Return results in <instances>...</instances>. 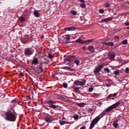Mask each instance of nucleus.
Returning <instances> with one entry per match:
<instances>
[{
	"instance_id": "1",
	"label": "nucleus",
	"mask_w": 129,
	"mask_h": 129,
	"mask_svg": "<svg viewBox=\"0 0 129 129\" xmlns=\"http://www.w3.org/2000/svg\"><path fill=\"white\" fill-rule=\"evenodd\" d=\"M5 115V119L8 121L14 122L16 120L17 117L15 114L11 112V111H8L6 112Z\"/></svg>"
},
{
	"instance_id": "2",
	"label": "nucleus",
	"mask_w": 129,
	"mask_h": 129,
	"mask_svg": "<svg viewBox=\"0 0 129 129\" xmlns=\"http://www.w3.org/2000/svg\"><path fill=\"white\" fill-rule=\"evenodd\" d=\"M47 104L49 105V107H51L55 109V110H59V109L61 108L60 106L54 105L56 104L55 101L49 100L47 101Z\"/></svg>"
},
{
	"instance_id": "3",
	"label": "nucleus",
	"mask_w": 129,
	"mask_h": 129,
	"mask_svg": "<svg viewBox=\"0 0 129 129\" xmlns=\"http://www.w3.org/2000/svg\"><path fill=\"white\" fill-rule=\"evenodd\" d=\"M100 119V118H99V116H97L93 119V120L91 121L89 129H92L95 126V125L98 123Z\"/></svg>"
},
{
	"instance_id": "4",
	"label": "nucleus",
	"mask_w": 129,
	"mask_h": 129,
	"mask_svg": "<svg viewBox=\"0 0 129 129\" xmlns=\"http://www.w3.org/2000/svg\"><path fill=\"white\" fill-rule=\"evenodd\" d=\"M93 40H94L93 39H89V40H86L84 41L83 40H82L80 38H78V39L76 40L75 42L76 43H79L81 44H84L87 42H91Z\"/></svg>"
},
{
	"instance_id": "5",
	"label": "nucleus",
	"mask_w": 129,
	"mask_h": 129,
	"mask_svg": "<svg viewBox=\"0 0 129 129\" xmlns=\"http://www.w3.org/2000/svg\"><path fill=\"white\" fill-rule=\"evenodd\" d=\"M33 52H34V51L33 49H32L31 48H26L24 50V53L25 55L28 56H30V55H32Z\"/></svg>"
},
{
	"instance_id": "6",
	"label": "nucleus",
	"mask_w": 129,
	"mask_h": 129,
	"mask_svg": "<svg viewBox=\"0 0 129 129\" xmlns=\"http://www.w3.org/2000/svg\"><path fill=\"white\" fill-rule=\"evenodd\" d=\"M104 67V65L103 63H101L100 65L97 66L95 68L94 73L95 74L99 73L101 72V69H102Z\"/></svg>"
},
{
	"instance_id": "7",
	"label": "nucleus",
	"mask_w": 129,
	"mask_h": 129,
	"mask_svg": "<svg viewBox=\"0 0 129 129\" xmlns=\"http://www.w3.org/2000/svg\"><path fill=\"white\" fill-rule=\"evenodd\" d=\"M44 120L46 121V122L50 123L54 120V118L52 116H50V115H48L47 116H45Z\"/></svg>"
},
{
	"instance_id": "8",
	"label": "nucleus",
	"mask_w": 129,
	"mask_h": 129,
	"mask_svg": "<svg viewBox=\"0 0 129 129\" xmlns=\"http://www.w3.org/2000/svg\"><path fill=\"white\" fill-rule=\"evenodd\" d=\"M118 95L117 93H113V94H110L107 96L106 97L107 99H110V100H114V98H116V96Z\"/></svg>"
},
{
	"instance_id": "9",
	"label": "nucleus",
	"mask_w": 129,
	"mask_h": 129,
	"mask_svg": "<svg viewBox=\"0 0 129 129\" xmlns=\"http://www.w3.org/2000/svg\"><path fill=\"white\" fill-rule=\"evenodd\" d=\"M76 58V56L75 55H70L67 59L68 61L70 62V63H73V62L75 61V59Z\"/></svg>"
},
{
	"instance_id": "10",
	"label": "nucleus",
	"mask_w": 129,
	"mask_h": 129,
	"mask_svg": "<svg viewBox=\"0 0 129 129\" xmlns=\"http://www.w3.org/2000/svg\"><path fill=\"white\" fill-rule=\"evenodd\" d=\"M70 40V36L69 35H65L63 37V41L66 43H69Z\"/></svg>"
},
{
	"instance_id": "11",
	"label": "nucleus",
	"mask_w": 129,
	"mask_h": 129,
	"mask_svg": "<svg viewBox=\"0 0 129 129\" xmlns=\"http://www.w3.org/2000/svg\"><path fill=\"white\" fill-rule=\"evenodd\" d=\"M112 20H113V18H111V17H109L106 19H102L101 21V23H104V22H111Z\"/></svg>"
},
{
	"instance_id": "12",
	"label": "nucleus",
	"mask_w": 129,
	"mask_h": 129,
	"mask_svg": "<svg viewBox=\"0 0 129 129\" xmlns=\"http://www.w3.org/2000/svg\"><path fill=\"white\" fill-rule=\"evenodd\" d=\"M32 65H37L39 63L38 58H34L33 61L31 62Z\"/></svg>"
},
{
	"instance_id": "13",
	"label": "nucleus",
	"mask_w": 129,
	"mask_h": 129,
	"mask_svg": "<svg viewBox=\"0 0 129 129\" xmlns=\"http://www.w3.org/2000/svg\"><path fill=\"white\" fill-rule=\"evenodd\" d=\"M75 30H76V28L75 26L64 28V30L66 31H74Z\"/></svg>"
},
{
	"instance_id": "14",
	"label": "nucleus",
	"mask_w": 129,
	"mask_h": 129,
	"mask_svg": "<svg viewBox=\"0 0 129 129\" xmlns=\"http://www.w3.org/2000/svg\"><path fill=\"white\" fill-rule=\"evenodd\" d=\"M115 56V54L114 53V52H111L108 55V58L110 60H113L114 59Z\"/></svg>"
},
{
	"instance_id": "15",
	"label": "nucleus",
	"mask_w": 129,
	"mask_h": 129,
	"mask_svg": "<svg viewBox=\"0 0 129 129\" xmlns=\"http://www.w3.org/2000/svg\"><path fill=\"white\" fill-rule=\"evenodd\" d=\"M102 44L103 45H105L106 46H113L114 45V43L112 42H103Z\"/></svg>"
},
{
	"instance_id": "16",
	"label": "nucleus",
	"mask_w": 129,
	"mask_h": 129,
	"mask_svg": "<svg viewBox=\"0 0 129 129\" xmlns=\"http://www.w3.org/2000/svg\"><path fill=\"white\" fill-rule=\"evenodd\" d=\"M88 49L91 53H94L95 52L94 47L92 45L89 46L88 47Z\"/></svg>"
},
{
	"instance_id": "17",
	"label": "nucleus",
	"mask_w": 129,
	"mask_h": 129,
	"mask_svg": "<svg viewBox=\"0 0 129 129\" xmlns=\"http://www.w3.org/2000/svg\"><path fill=\"white\" fill-rule=\"evenodd\" d=\"M120 102H119V101H118V102H116L115 103H114V104L111 105L112 107V109L117 107L118 106L120 105Z\"/></svg>"
},
{
	"instance_id": "18",
	"label": "nucleus",
	"mask_w": 129,
	"mask_h": 129,
	"mask_svg": "<svg viewBox=\"0 0 129 129\" xmlns=\"http://www.w3.org/2000/svg\"><path fill=\"white\" fill-rule=\"evenodd\" d=\"M120 102H119V101H118V102H116L115 103H114V104L111 105L112 107V109L117 107L118 106L120 105Z\"/></svg>"
},
{
	"instance_id": "19",
	"label": "nucleus",
	"mask_w": 129,
	"mask_h": 129,
	"mask_svg": "<svg viewBox=\"0 0 129 129\" xmlns=\"http://www.w3.org/2000/svg\"><path fill=\"white\" fill-rule=\"evenodd\" d=\"M120 102H119V101H118V102H116L115 103H114V104L111 105L112 107V109L117 107L118 106L120 105Z\"/></svg>"
},
{
	"instance_id": "20",
	"label": "nucleus",
	"mask_w": 129,
	"mask_h": 129,
	"mask_svg": "<svg viewBox=\"0 0 129 129\" xmlns=\"http://www.w3.org/2000/svg\"><path fill=\"white\" fill-rule=\"evenodd\" d=\"M118 121L117 120H115L114 121H113V126L115 128H117L118 126Z\"/></svg>"
},
{
	"instance_id": "21",
	"label": "nucleus",
	"mask_w": 129,
	"mask_h": 129,
	"mask_svg": "<svg viewBox=\"0 0 129 129\" xmlns=\"http://www.w3.org/2000/svg\"><path fill=\"white\" fill-rule=\"evenodd\" d=\"M33 15L35 17L39 18L40 16V14L38 12V11H34Z\"/></svg>"
},
{
	"instance_id": "22",
	"label": "nucleus",
	"mask_w": 129,
	"mask_h": 129,
	"mask_svg": "<svg viewBox=\"0 0 129 129\" xmlns=\"http://www.w3.org/2000/svg\"><path fill=\"white\" fill-rule=\"evenodd\" d=\"M74 91L78 94H80L81 91L80 90V87H76L74 89Z\"/></svg>"
},
{
	"instance_id": "23",
	"label": "nucleus",
	"mask_w": 129,
	"mask_h": 129,
	"mask_svg": "<svg viewBox=\"0 0 129 129\" xmlns=\"http://www.w3.org/2000/svg\"><path fill=\"white\" fill-rule=\"evenodd\" d=\"M77 105L80 107H84L86 105L85 103H77Z\"/></svg>"
},
{
	"instance_id": "24",
	"label": "nucleus",
	"mask_w": 129,
	"mask_h": 129,
	"mask_svg": "<svg viewBox=\"0 0 129 129\" xmlns=\"http://www.w3.org/2000/svg\"><path fill=\"white\" fill-rule=\"evenodd\" d=\"M112 109H113V108L112 107V105H111V106H109L108 108L106 109V111L107 112H108L112 110Z\"/></svg>"
},
{
	"instance_id": "25",
	"label": "nucleus",
	"mask_w": 129,
	"mask_h": 129,
	"mask_svg": "<svg viewBox=\"0 0 129 129\" xmlns=\"http://www.w3.org/2000/svg\"><path fill=\"white\" fill-rule=\"evenodd\" d=\"M74 84L77 86H81V81H75Z\"/></svg>"
},
{
	"instance_id": "26",
	"label": "nucleus",
	"mask_w": 129,
	"mask_h": 129,
	"mask_svg": "<svg viewBox=\"0 0 129 129\" xmlns=\"http://www.w3.org/2000/svg\"><path fill=\"white\" fill-rule=\"evenodd\" d=\"M86 83V80H82V81H81V86H84L85 85V84Z\"/></svg>"
},
{
	"instance_id": "27",
	"label": "nucleus",
	"mask_w": 129,
	"mask_h": 129,
	"mask_svg": "<svg viewBox=\"0 0 129 129\" xmlns=\"http://www.w3.org/2000/svg\"><path fill=\"white\" fill-rule=\"evenodd\" d=\"M119 73H120L119 70H116V71H114V74L116 76L119 75Z\"/></svg>"
},
{
	"instance_id": "28",
	"label": "nucleus",
	"mask_w": 129,
	"mask_h": 129,
	"mask_svg": "<svg viewBox=\"0 0 129 129\" xmlns=\"http://www.w3.org/2000/svg\"><path fill=\"white\" fill-rule=\"evenodd\" d=\"M74 63L77 64V66H78L80 63V61L79 60V59H76V58L75 59Z\"/></svg>"
},
{
	"instance_id": "29",
	"label": "nucleus",
	"mask_w": 129,
	"mask_h": 129,
	"mask_svg": "<svg viewBox=\"0 0 129 129\" xmlns=\"http://www.w3.org/2000/svg\"><path fill=\"white\" fill-rule=\"evenodd\" d=\"M21 41L22 43H23V44H26L27 42V40L26 38H22Z\"/></svg>"
},
{
	"instance_id": "30",
	"label": "nucleus",
	"mask_w": 129,
	"mask_h": 129,
	"mask_svg": "<svg viewBox=\"0 0 129 129\" xmlns=\"http://www.w3.org/2000/svg\"><path fill=\"white\" fill-rule=\"evenodd\" d=\"M54 57V56L50 53V52H48V57L49 58H53V57Z\"/></svg>"
},
{
	"instance_id": "31",
	"label": "nucleus",
	"mask_w": 129,
	"mask_h": 129,
	"mask_svg": "<svg viewBox=\"0 0 129 129\" xmlns=\"http://www.w3.org/2000/svg\"><path fill=\"white\" fill-rule=\"evenodd\" d=\"M104 71L105 72V73H110V71L107 68H106L105 69H104Z\"/></svg>"
},
{
	"instance_id": "32",
	"label": "nucleus",
	"mask_w": 129,
	"mask_h": 129,
	"mask_svg": "<svg viewBox=\"0 0 129 129\" xmlns=\"http://www.w3.org/2000/svg\"><path fill=\"white\" fill-rule=\"evenodd\" d=\"M71 14L73 15V16H76V15H77V12L75 11H71Z\"/></svg>"
},
{
	"instance_id": "33",
	"label": "nucleus",
	"mask_w": 129,
	"mask_h": 129,
	"mask_svg": "<svg viewBox=\"0 0 129 129\" xmlns=\"http://www.w3.org/2000/svg\"><path fill=\"white\" fill-rule=\"evenodd\" d=\"M127 43V40L126 39L123 40L121 42L122 44L125 45Z\"/></svg>"
},
{
	"instance_id": "34",
	"label": "nucleus",
	"mask_w": 129,
	"mask_h": 129,
	"mask_svg": "<svg viewBox=\"0 0 129 129\" xmlns=\"http://www.w3.org/2000/svg\"><path fill=\"white\" fill-rule=\"evenodd\" d=\"M94 89V88L93 87H89V92H92L93 91Z\"/></svg>"
},
{
	"instance_id": "35",
	"label": "nucleus",
	"mask_w": 129,
	"mask_h": 129,
	"mask_svg": "<svg viewBox=\"0 0 129 129\" xmlns=\"http://www.w3.org/2000/svg\"><path fill=\"white\" fill-rule=\"evenodd\" d=\"M99 116V118L100 119H101L102 117L104 116V114H103V112H102V113H101V114H100L99 115V116Z\"/></svg>"
},
{
	"instance_id": "36",
	"label": "nucleus",
	"mask_w": 129,
	"mask_h": 129,
	"mask_svg": "<svg viewBox=\"0 0 129 129\" xmlns=\"http://www.w3.org/2000/svg\"><path fill=\"white\" fill-rule=\"evenodd\" d=\"M79 116L78 115H75V116H73V118L75 119V120H77L79 118Z\"/></svg>"
},
{
	"instance_id": "37",
	"label": "nucleus",
	"mask_w": 129,
	"mask_h": 129,
	"mask_svg": "<svg viewBox=\"0 0 129 129\" xmlns=\"http://www.w3.org/2000/svg\"><path fill=\"white\" fill-rule=\"evenodd\" d=\"M125 73L127 74H129V68L128 67L126 68Z\"/></svg>"
},
{
	"instance_id": "38",
	"label": "nucleus",
	"mask_w": 129,
	"mask_h": 129,
	"mask_svg": "<svg viewBox=\"0 0 129 129\" xmlns=\"http://www.w3.org/2000/svg\"><path fill=\"white\" fill-rule=\"evenodd\" d=\"M80 6L82 7V8H85V7H86V4L84 3L81 4Z\"/></svg>"
},
{
	"instance_id": "39",
	"label": "nucleus",
	"mask_w": 129,
	"mask_h": 129,
	"mask_svg": "<svg viewBox=\"0 0 129 129\" xmlns=\"http://www.w3.org/2000/svg\"><path fill=\"white\" fill-rule=\"evenodd\" d=\"M25 18L22 17H21L20 18V21H21V22H25Z\"/></svg>"
},
{
	"instance_id": "40",
	"label": "nucleus",
	"mask_w": 129,
	"mask_h": 129,
	"mask_svg": "<svg viewBox=\"0 0 129 129\" xmlns=\"http://www.w3.org/2000/svg\"><path fill=\"white\" fill-rule=\"evenodd\" d=\"M62 86H63V87L64 88H67V87H68V84L67 83H63Z\"/></svg>"
},
{
	"instance_id": "41",
	"label": "nucleus",
	"mask_w": 129,
	"mask_h": 129,
	"mask_svg": "<svg viewBox=\"0 0 129 129\" xmlns=\"http://www.w3.org/2000/svg\"><path fill=\"white\" fill-rule=\"evenodd\" d=\"M99 13L101 14L104 13V10H103L102 9H100V10H99Z\"/></svg>"
},
{
	"instance_id": "42",
	"label": "nucleus",
	"mask_w": 129,
	"mask_h": 129,
	"mask_svg": "<svg viewBox=\"0 0 129 129\" xmlns=\"http://www.w3.org/2000/svg\"><path fill=\"white\" fill-rule=\"evenodd\" d=\"M26 99H28L29 100H31V98L30 96V95H27L26 96Z\"/></svg>"
},
{
	"instance_id": "43",
	"label": "nucleus",
	"mask_w": 129,
	"mask_h": 129,
	"mask_svg": "<svg viewBox=\"0 0 129 129\" xmlns=\"http://www.w3.org/2000/svg\"><path fill=\"white\" fill-rule=\"evenodd\" d=\"M59 123L60 125H63L66 123V122L64 121H59Z\"/></svg>"
},
{
	"instance_id": "44",
	"label": "nucleus",
	"mask_w": 129,
	"mask_h": 129,
	"mask_svg": "<svg viewBox=\"0 0 129 129\" xmlns=\"http://www.w3.org/2000/svg\"><path fill=\"white\" fill-rule=\"evenodd\" d=\"M63 69H65V70H68L69 71V69H70V68L68 67H65L63 68Z\"/></svg>"
},
{
	"instance_id": "45",
	"label": "nucleus",
	"mask_w": 129,
	"mask_h": 129,
	"mask_svg": "<svg viewBox=\"0 0 129 129\" xmlns=\"http://www.w3.org/2000/svg\"><path fill=\"white\" fill-rule=\"evenodd\" d=\"M104 116H105L106 114H107V111H106V109L105 110H104L103 112Z\"/></svg>"
},
{
	"instance_id": "46",
	"label": "nucleus",
	"mask_w": 129,
	"mask_h": 129,
	"mask_svg": "<svg viewBox=\"0 0 129 129\" xmlns=\"http://www.w3.org/2000/svg\"><path fill=\"white\" fill-rule=\"evenodd\" d=\"M110 7V4L109 3H107L105 4V7L107 8L108 7Z\"/></svg>"
},
{
	"instance_id": "47",
	"label": "nucleus",
	"mask_w": 129,
	"mask_h": 129,
	"mask_svg": "<svg viewBox=\"0 0 129 129\" xmlns=\"http://www.w3.org/2000/svg\"><path fill=\"white\" fill-rule=\"evenodd\" d=\"M124 25L126 26H129V22H126L125 23H124Z\"/></svg>"
},
{
	"instance_id": "48",
	"label": "nucleus",
	"mask_w": 129,
	"mask_h": 129,
	"mask_svg": "<svg viewBox=\"0 0 129 129\" xmlns=\"http://www.w3.org/2000/svg\"><path fill=\"white\" fill-rule=\"evenodd\" d=\"M39 70L41 72H43V68L39 66Z\"/></svg>"
},
{
	"instance_id": "49",
	"label": "nucleus",
	"mask_w": 129,
	"mask_h": 129,
	"mask_svg": "<svg viewBox=\"0 0 129 129\" xmlns=\"http://www.w3.org/2000/svg\"><path fill=\"white\" fill-rule=\"evenodd\" d=\"M20 76L21 77H24V74L23 73H20Z\"/></svg>"
},
{
	"instance_id": "50",
	"label": "nucleus",
	"mask_w": 129,
	"mask_h": 129,
	"mask_svg": "<svg viewBox=\"0 0 129 129\" xmlns=\"http://www.w3.org/2000/svg\"><path fill=\"white\" fill-rule=\"evenodd\" d=\"M79 1L81 2V3H82L83 4H84L86 2V1L84 0H79Z\"/></svg>"
},
{
	"instance_id": "51",
	"label": "nucleus",
	"mask_w": 129,
	"mask_h": 129,
	"mask_svg": "<svg viewBox=\"0 0 129 129\" xmlns=\"http://www.w3.org/2000/svg\"><path fill=\"white\" fill-rule=\"evenodd\" d=\"M82 49H83V50H86L87 47H86V46H82Z\"/></svg>"
},
{
	"instance_id": "52",
	"label": "nucleus",
	"mask_w": 129,
	"mask_h": 129,
	"mask_svg": "<svg viewBox=\"0 0 129 129\" xmlns=\"http://www.w3.org/2000/svg\"><path fill=\"white\" fill-rule=\"evenodd\" d=\"M93 111V109H89L88 110V111L89 112H90Z\"/></svg>"
},
{
	"instance_id": "53",
	"label": "nucleus",
	"mask_w": 129,
	"mask_h": 129,
	"mask_svg": "<svg viewBox=\"0 0 129 129\" xmlns=\"http://www.w3.org/2000/svg\"><path fill=\"white\" fill-rule=\"evenodd\" d=\"M114 38H115L116 40H118V39H119V38H118V36H115V37H114Z\"/></svg>"
},
{
	"instance_id": "54",
	"label": "nucleus",
	"mask_w": 129,
	"mask_h": 129,
	"mask_svg": "<svg viewBox=\"0 0 129 129\" xmlns=\"http://www.w3.org/2000/svg\"><path fill=\"white\" fill-rule=\"evenodd\" d=\"M74 70H75L74 69H71V68H70L69 71H70V72H74Z\"/></svg>"
},
{
	"instance_id": "55",
	"label": "nucleus",
	"mask_w": 129,
	"mask_h": 129,
	"mask_svg": "<svg viewBox=\"0 0 129 129\" xmlns=\"http://www.w3.org/2000/svg\"><path fill=\"white\" fill-rule=\"evenodd\" d=\"M86 127V126H82L80 129H85Z\"/></svg>"
},
{
	"instance_id": "56",
	"label": "nucleus",
	"mask_w": 129,
	"mask_h": 129,
	"mask_svg": "<svg viewBox=\"0 0 129 129\" xmlns=\"http://www.w3.org/2000/svg\"><path fill=\"white\" fill-rule=\"evenodd\" d=\"M39 67L42 68L43 67V63H40V65L39 66Z\"/></svg>"
},
{
	"instance_id": "57",
	"label": "nucleus",
	"mask_w": 129,
	"mask_h": 129,
	"mask_svg": "<svg viewBox=\"0 0 129 129\" xmlns=\"http://www.w3.org/2000/svg\"><path fill=\"white\" fill-rule=\"evenodd\" d=\"M3 55H4V56H2V58H7V56L6 55H5V54H4Z\"/></svg>"
},
{
	"instance_id": "58",
	"label": "nucleus",
	"mask_w": 129,
	"mask_h": 129,
	"mask_svg": "<svg viewBox=\"0 0 129 129\" xmlns=\"http://www.w3.org/2000/svg\"><path fill=\"white\" fill-rule=\"evenodd\" d=\"M55 74H52V77H55Z\"/></svg>"
},
{
	"instance_id": "59",
	"label": "nucleus",
	"mask_w": 129,
	"mask_h": 129,
	"mask_svg": "<svg viewBox=\"0 0 129 129\" xmlns=\"http://www.w3.org/2000/svg\"><path fill=\"white\" fill-rule=\"evenodd\" d=\"M126 4H127V5H129V1H126Z\"/></svg>"
},
{
	"instance_id": "60",
	"label": "nucleus",
	"mask_w": 129,
	"mask_h": 129,
	"mask_svg": "<svg viewBox=\"0 0 129 129\" xmlns=\"http://www.w3.org/2000/svg\"><path fill=\"white\" fill-rule=\"evenodd\" d=\"M30 104H31V101H29V102H28V105H30Z\"/></svg>"
},
{
	"instance_id": "61",
	"label": "nucleus",
	"mask_w": 129,
	"mask_h": 129,
	"mask_svg": "<svg viewBox=\"0 0 129 129\" xmlns=\"http://www.w3.org/2000/svg\"><path fill=\"white\" fill-rule=\"evenodd\" d=\"M62 119H66V118L64 117H62Z\"/></svg>"
},
{
	"instance_id": "62",
	"label": "nucleus",
	"mask_w": 129,
	"mask_h": 129,
	"mask_svg": "<svg viewBox=\"0 0 129 129\" xmlns=\"http://www.w3.org/2000/svg\"><path fill=\"white\" fill-rule=\"evenodd\" d=\"M126 29H129V26L126 28Z\"/></svg>"
},
{
	"instance_id": "63",
	"label": "nucleus",
	"mask_w": 129,
	"mask_h": 129,
	"mask_svg": "<svg viewBox=\"0 0 129 129\" xmlns=\"http://www.w3.org/2000/svg\"><path fill=\"white\" fill-rule=\"evenodd\" d=\"M15 101V100H13V102Z\"/></svg>"
},
{
	"instance_id": "64",
	"label": "nucleus",
	"mask_w": 129,
	"mask_h": 129,
	"mask_svg": "<svg viewBox=\"0 0 129 129\" xmlns=\"http://www.w3.org/2000/svg\"><path fill=\"white\" fill-rule=\"evenodd\" d=\"M41 129H43V128H41Z\"/></svg>"
}]
</instances>
